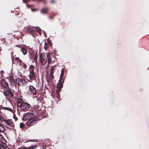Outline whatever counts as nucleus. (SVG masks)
<instances>
[{"label": "nucleus", "instance_id": "obj_12", "mask_svg": "<svg viewBox=\"0 0 149 149\" xmlns=\"http://www.w3.org/2000/svg\"><path fill=\"white\" fill-rule=\"evenodd\" d=\"M32 113L35 114V115L37 116V106L34 105L31 108Z\"/></svg>", "mask_w": 149, "mask_h": 149}, {"label": "nucleus", "instance_id": "obj_1", "mask_svg": "<svg viewBox=\"0 0 149 149\" xmlns=\"http://www.w3.org/2000/svg\"><path fill=\"white\" fill-rule=\"evenodd\" d=\"M23 120L28 121L26 123V125L31 126L37 123V116L33 113L28 112L25 114L23 118Z\"/></svg>", "mask_w": 149, "mask_h": 149}, {"label": "nucleus", "instance_id": "obj_39", "mask_svg": "<svg viewBox=\"0 0 149 149\" xmlns=\"http://www.w3.org/2000/svg\"><path fill=\"white\" fill-rule=\"evenodd\" d=\"M49 17L50 18H51V19H52V17H50H50Z\"/></svg>", "mask_w": 149, "mask_h": 149}, {"label": "nucleus", "instance_id": "obj_33", "mask_svg": "<svg viewBox=\"0 0 149 149\" xmlns=\"http://www.w3.org/2000/svg\"><path fill=\"white\" fill-rule=\"evenodd\" d=\"M16 60H17V61L19 60H19H20L19 59V58L17 57L16 58Z\"/></svg>", "mask_w": 149, "mask_h": 149}, {"label": "nucleus", "instance_id": "obj_10", "mask_svg": "<svg viewBox=\"0 0 149 149\" xmlns=\"http://www.w3.org/2000/svg\"><path fill=\"white\" fill-rule=\"evenodd\" d=\"M1 84L2 86L5 88L4 89H7V88H9L8 84L5 80L2 79L1 81Z\"/></svg>", "mask_w": 149, "mask_h": 149}, {"label": "nucleus", "instance_id": "obj_30", "mask_svg": "<svg viewBox=\"0 0 149 149\" xmlns=\"http://www.w3.org/2000/svg\"><path fill=\"white\" fill-rule=\"evenodd\" d=\"M18 75L19 76H20L21 77H22V74L20 72H18Z\"/></svg>", "mask_w": 149, "mask_h": 149}, {"label": "nucleus", "instance_id": "obj_25", "mask_svg": "<svg viewBox=\"0 0 149 149\" xmlns=\"http://www.w3.org/2000/svg\"><path fill=\"white\" fill-rule=\"evenodd\" d=\"M32 141V142H37V140L36 139H31L29 140H27L26 141L27 142H28L29 141Z\"/></svg>", "mask_w": 149, "mask_h": 149}, {"label": "nucleus", "instance_id": "obj_11", "mask_svg": "<svg viewBox=\"0 0 149 149\" xmlns=\"http://www.w3.org/2000/svg\"><path fill=\"white\" fill-rule=\"evenodd\" d=\"M29 91L33 95H36V88L32 86H31L29 88Z\"/></svg>", "mask_w": 149, "mask_h": 149}, {"label": "nucleus", "instance_id": "obj_4", "mask_svg": "<svg viewBox=\"0 0 149 149\" xmlns=\"http://www.w3.org/2000/svg\"><path fill=\"white\" fill-rule=\"evenodd\" d=\"M3 93L7 98V100L10 102L13 100L14 94L9 88L3 89Z\"/></svg>", "mask_w": 149, "mask_h": 149}, {"label": "nucleus", "instance_id": "obj_32", "mask_svg": "<svg viewBox=\"0 0 149 149\" xmlns=\"http://www.w3.org/2000/svg\"><path fill=\"white\" fill-rule=\"evenodd\" d=\"M44 44L45 45L44 46V48H45V49L46 50L47 49V48L46 47L45 42L44 43Z\"/></svg>", "mask_w": 149, "mask_h": 149}, {"label": "nucleus", "instance_id": "obj_27", "mask_svg": "<svg viewBox=\"0 0 149 149\" xmlns=\"http://www.w3.org/2000/svg\"><path fill=\"white\" fill-rule=\"evenodd\" d=\"M34 68V67L33 65H31L30 66V69L31 70L30 71H33V70Z\"/></svg>", "mask_w": 149, "mask_h": 149}, {"label": "nucleus", "instance_id": "obj_15", "mask_svg": "<svg viewBox=\"0 0 149 149\" xmlns=\"http://www.w3.org/2000/svg\"><path fill=\"white\" fill-rule=\"evenodd\" d=\"M48 11V8H45L42 9L41 11V12L42 14H45L47 13Z\"/></svg>", "mask_w": 149, "mask_h": 149}, {"label": "nucleus", "instance_id": "obj_22", "mask_svg": "<svg viewBox=\"0 0 149 149\" xmlns=\"http://www.w3.org/2000/svg\"><path fill=\"white\" fill-rule=\"evenodd\" d=\"M64 72V70H63V69H62L61 70V74L60 77V81H61L62 79L63 80V75H64V74H63Z\"/></svg>", "mask_w": 149, "mask_h": 149}, {"label": "nucleus", "instance_id": "obj_8", "mask_svg": "<svg viewBox=\"0 0 149 149\" xmlns=\"http://www.w3.org/2000/svg\"><path fill=\"white\" fill-rule=\"evenodd\" d=\"M2 121H4L5 123L10 126L12 127L10 128L11 129L14 128V125L13 123V121L12 120H5L4 118V120H3Z\"/></svg>", "mask_w": 149, "mask_h": 149}, {"label": "nucleus", "instance_id": "obj_5", "mask_svg": "<svg viewBox=\"0 0 149 149\" xmlns=\"http://www.w3.org/2000/svg\"><path fill=\"white\" fill-rule=\"evenodd\" d=\"M27 31L31 34L34 37L37 36V27H34L33 26H30L27 28Z\"/></svg>", "mask_w": 149, "mask_h": 149}, {"label": "nucleus", "instance_id": "obj_19", "mask_svg": "<svg viewBox=\"0 0 149 149\" xmlns=\"http://www.w3.org/2000/svg\"><path fill=\"white\" fill-rule=\"evenodd\" d=\"M21 50L22 52L24 55L26 54L27 53V49L26 48H22Z\"/></svg>", "mask_w": 149, "mask_h": 149}, {"label": "nucleus", "instance_id": "obj_13", "mask_svg": "<svg viewBox=\"0 0 149 149\" xmlns=\"http://www.w3.org/2000/svg\"><path fill=\"white\" fill-rule=\"evenodd\" d=\"M30 74L29 75L30 79H34L36 80V77L33 71H30Z\"/></svg>", "mask_w": 149, "mask_h": 149}, {"label": "nucleus", "instance_id": "obj_40", "mask_svg": "<svg viewBox=\"0 0 149 149\" xmlns=\"http://www.w3.org/2000/svg\"><path fill=\"white\" fill-rule=\"evenodd\" d=\"M38 101H39L40 100L39 99H38Z\"/></svg>", "mask_w": 149, "mask_h": 149}, {"label": "nucleus", "instance_id": "obj_35", "mask_svg": "<svg viewBox=\"0 0 149 149\" xmlns=\"http://www.w3.org/2000/svg\"><path fill=\"white\" fill-rule=\"evenodd\" d=\"M3 71L2 70H1V74H2V75H3Z\"/></svg>", "mask_w": 149, "mask_h": 149}, {"label": "nucleus", "instance_id": "obj_37", "mask_svg": "<svg viewBox=\"0 0 149 149\" xmlns=\"http://www.w3.org/2000/svg\"><path fill=\"white\" fill-rule=\"evenodd\" d=\"M60 89L59 90V91L58 90V89H57V91H57V93H58V92L59 91Z\"/></svg>", "mask_w": 149, "mask_h": 149}, {"label": "nucleus", "instance_id": "obj_23", "mask_svg": "<svg viewBox=\"0 0 149 149\" xmlns=\"http://www.w3.org/2000/svg\"><path fill=\"white\" fill-rule=\"evenodd\" d=\"M7 148L6 147L0 144V149H7Z\"/></svg>", "mask_w": 149, "mask_h": 149}, {"label": "nucleus", "instance_id": "obj_16", "mask_svg": "<svg viewBox=\"0 0 149 149\" xmlns=\"http://www.w3.org/2000/svg\"><path fill=\"white\" fill-rule=\"evenodd\" d=\"M0 141L2 143H5V142H6V141L5 138L1 134H0Z\"/></svg>", "mask_w": 149, "mask_h": 149}, {"label": "nucleus", "instance_id": "obj_20", "mask_svg": "<svg viewBox=\"0 0 149 149\" xmlns=\"http://www.w3.org/2000/svg\"><path fill=\"white\" fill-rule=\"evenodd\" d=\"M18 81L19 82L22 83L23 85L24 84H25L26 82V80L25 79L22 78L19 79Z\"/></svg>", "mask_w": 149, "mask_h": 149}, {"label": "nucleus", "instance_id": "obj_3", "mask_svg": "<svg viewBox=\"0 0 149 149\" xmlns=\"http://www.w3.org/2000/svg\"><path fill=\"white\" fill-rule=\"evenodd\" d=\"M40 61L43 65H45L47 61L48 63L50 62L51 57L49 54L42 53L40 56Z\"/></svg>", "mask_w": 149, "mask_h": 149}, {"label": "nucleus", "instance_id": "obj_14", "mask_svg": "<svg viewBox=\"0 0 149 149\" xmlns=\"http://www.w3.org/2000/svg\"><path fill=\"white\" fill-rule=\"evenodd\" d=\"M37 147V146L36 145H35L29 147H24L22 148V149H33L36 148Z\"/></svg>", "mask_w": 149, "mask_h": 149}, {"label": "nucleus", "instance_id": "obj_38", "mask_svg": "<svg viewBox=\"0 0 149 149\" xmlns=\"http://www.w3.org/2000/svg\"><path fill=\"white\" fill-rule=\"evenodd\" d=\"M17 149H22V148H19Z\"/></svg>", "mask_w": 149, "mask_h": 149}, {"label": "nucleus", "instance_id": "obj_17", "mask_svg": "<svg viewBox=\"0 0 149 149\" xmlns=\"http://www.w3.org/2000/svg\"><path fill=\"white\" fill-rule=\"evenodd\" d=\"M20 64L21 66L23 68H24L25 69H26L27 66L26 64L24 63L21 60H19Z\"/></svg>", "mask_w": 149, "mask_h": 149}, {"label": "nucleus", "instance_id": "obj_29", "mask_svg": "<svg viewBox=\"0 0 149 149\" xmlns=\"http://www.w3.org/2000/svg\"><path fill=\"white\" fill-rule=\"evenodd\" d=\"M16 47H18L19 48H22V45H17L15 46Z\"/></svg>", "mask_w": 149, "mask_h": 149}, {"label": "nucleus", "instance_id": "obj_21", "mask_svg": "<svg viewBox=\"0 0 149 149\" xmlns=\"http://www.w3.org/2000/svg\"><path fill=\"white\" fill-rule=\"evenodd\" d=\"M5 131L4 127L2 125L0 124V132H3Z\"/></svg>", "mask_w": 149, "mask_h": 149}, {"label": "nucleus", "instance_id": "obj_41", "mask_svg": "<svg viewBox=\"0 0 149 149\" xmlns=\"http://www.w3.org/2000/svg\"><path fill=\"white\" fill-rule=\"evenodd\" d=\"M38 0V1H39V0Z\"/></svg>", "mask_w": 149, "mask_h": 149}, {"label": "nucleus", "instance_id": "obj_6", "mask_svg": "<svg viewBox=\"0 0 149 149\" xmlns=\"http://www.w3.org/2000/svg\"><path fill=\"white\" fill-rule=\"evenodd\" d=\"M54 69V68H52L51 69V72H50V73H48L47 75V81L48 82H50L53 78L54 76L53 72Z\"/></svg>", "mask_w": 149, "mask_h": 149}, {"label": "nucleus", "instance_id": "obj_2", "mask_svg": "<svg viewBox=\"0 0 149 149\" xmlns=\"http://www.w3.org/2000/svg\"><path fill=\"white\" fill-rule=\"evenodd\" d=\"M17 106L22 111H26L29 109L30 105L27 103L24 102L23 100L19 98L17 100Z\"/></svg>", "mask_w": 149, "mask_h": 149}, {"label": "nucleus", "instance_id": "obj_24", "mask_svg": "<svg viewBox=\"0 0 149 149\" xmlns=\"http://www.w3.org/2000/svg\"><path fill=\"white\" fill-rule=\"evenodd\" d=\"M20 127L21 128H23L24 127V123H21L20 124Z\"/></svg>", "mask_w": 149, "mask_h": 149}, {"label": "nucleus", "instance_id": "obj_28", "mask_svg": "<svg viewBox=\"0 0 149 149\" xmlns=\"http://www.w3.org/2000/svg\"><path fill=\"white\" fill-rule=\"evenodd\" d=\"M38 33H39V34L40 35L41 34V31H40V28L38 27Z\"/></svg>", "mask_w": 149, "mask_h": 149}, {"label": "nucleus", "instance_id": "obj_34", "mask_svg": "<svg viewBox=\"0 0 149 149\" xmlns=\"http://www.w3.org/2000/svg\"><path fill=\"white\" fill-rule=\"evenodd\" d=\"M30 0H24L25 2H28Z\"/></svg>", "mask_w": 149, "mask_h": 149}, {"label": "nucleus", "instance_id": "obj_18", "mask_svg": "<svg viewBox=\"0 0 149 149\" xmlns=\"http://www.w3.org/2000/svg\"><path fill=\"white\" fill-rule=\"evenodd\" d=\"M0 107L2 109H4L5 110H7L11 112H12L13 111V110L9 107H3L1 106Z\"/></svg>", "mask_w": 149, "mask_h": 149}, {"label": "nucleus", "instance_id": "obj_9", "mask_svg": "<svg viewBox=\"0 0 149 149\" xmlns=\"http://www.w3.org/2000/svg\"><path fill=\"white\" fill-rule=\"evenodd\" d=\"M10 84L11 86H16V82L15 79L13 78V76H10L9 78Z\"/></svg>", "mask_w": 149, "mask_h": 149}, {"label": "nucleus", "instance_id": "obj_36", "mask_svg": "<svg viewBox=\"0 0 149 149\" xmlns=\"http://www.w3.org/2000/svg\"><path fill=\"white\" fill-rule=\"evenodd\" d=\"M32 10L33 11H36V9H32Z\"/></svg>", "mask_w": 149, "mask_h": 149}, {"label": "nucleus", "instance_id": "obj_26", "mask_svg": "<svg viewBox=\"0 0 149 149\" xmlns=\"http://www.w3.org/2000/svg\"><path fill=\"white\" fill-rule=\"evenodd\" d=\"M34 61H35V63H36L37 62V57L36 55L34 57Z\"/></svg>", "mask_w": 149, "mask_h": 149}, {"label": "nucleus", "instance_id": "obj_31", "mask_svg": "<svg viewBox=\"0 0 149 149\" xmlns=\"http://www.w3.org/2000/svg\"><path fill=\"white\" fill-rule=\"evenodd\" d=\"M51 3H55V1L54 0H52L51 1Z\"/></svg>", "mask_w": 149, "mask_h": 149}, {"label": "nucleus", "instance_id": "obj_7", "mask_svg": "<svg viewBox=\"0 0 149 149\" xmlns=\"http://www.w3.org/2000/svg\"><path fill=\"white\" fill-rule=\"evenodd\" d=\"M47 114L45 111L44 110H42L40 111H38V118H39V119H38V120L40 119V118H45Z\"/></svg>", "mask_w": 149, "mask_h": 149}]
</instances>
